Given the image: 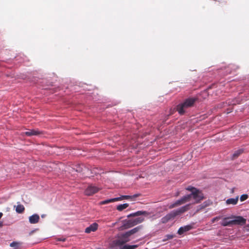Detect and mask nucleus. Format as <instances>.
I'll list each match as a JSON object with an SVG mask.
<instances>
[{
	"label": "nucleus",
	"mask_w": 249,
	"mask_h": 249,
	"mask_svg": "<svg viewBox=\"0 0 249 249\" xmlns=\"http://www.w3.org/2000/svg\"><path fill=\"white\" fill-rule=\"evenodd\" d=\"M247 220L241 216L231 215L222 219L220 224L224 227L233 225L243 226L246 224Z\"/></svg>",
	"instance_id": "f257e3e1"
},
{
	"label": "nucleus",
	"mask_w": 249,
	"mask_h": 249,
	"mask_svg": "<svg viewBox=\"0 0 249 249\" xmlns=\"http://www.w3.org/2000/svg\"><path fill=\"white\" fill-rule=\"evenodd\" d=\"M190 204L186 205L179 209L173 211L167 214L165 216L163 217L161 221L162 223H166L168 222L169 220L174 219L176 216L179 215L187 211L190 209Z\"/></svg>",
	"instance_id": "f03ea898"
},
{
	"label": "nucleus",
	"mask_w": 249,
	"mask_h": 249,
	"mask_svg": "<svg viewBox=\"0 0 249 249\" xmlns=\"http://www.w3.org/2000/svg\"><path fill=\"white\" fill-rule=\"evenodd\" d=\"M196 101V98H187L183 103L178 104L177 106V110L180 115H182L185 113L186 109L194 105Z\"/></svg>",
	"instance_id": "7ed1b4c3"
},
{
	"label": "nucleus",
	"mask_w": 249,
	"mask_h": 249,
	"mask_svg": "<svg viewBox=\"0 0 249 249\" xmlns=\"http://www.w3.org/2000/svg\"><path fill=\"white\" fill-rule=\"evenodd\" d=\"M130 240V237L126 232L122 233L118 235L117 238L112 241V246L114 247H118L121 249L123 246L125 245V243Z\"/></svg>",
	"instance_id": "20e7f679"
},
{
	"label": "nucleus",
	"mask_w": 249,
	"mask_h": 249,
	"mask_svg": "<svg viewBox=\"0 0 249 249\" xmlns=\"http://www.w3.org/2000/svg\"><path fill=\"white\" fill-rule=\"evenodd\" d=\"M191 196H190V194L185 196H183L180 199L177 200L175 202L171 204L169 206V208L172 209L177 206L181 205L183 204H184L187 202L190 201L191 200Z\"/></svg>",
	"instance_id": "39448f33"
},
{
	"label": "nucleus",
	"mask_w": 249,
	"mask_h": 249,
	"mask_svg": "<svg viewBox=\"0 0 249 249\" xmlns=\"http://www.w3.org/2000/svg\"><path fill=\"white\" fill-rule=\"evenodd\" d=\"M190 196H191V198L192 197L194 198L196 203H199L204 198L203 194L198 189L190 194Z\"/></svg>",
	"instance_id": "423d86ee"
},
{
	"label": "nucleus",
	"mask_w": 249,
	"mask_h": 249,
	"mask_svg": "<svg viewBox=\"0 0 249 249\" xmlns=\"http://www.w3.org/2000/svg\"><path fill=\"white\" fill-rule=\"evenodd\" d=\"M101 189L93 185H89L85 191V194L87 196H92L97 193Z\"/></svg>",
	"instance_id": "0eeeda50"
},
{
	"label": "nucleus",
	"mask_w": 249,
	"mask_h": 249,
	"mask_svg": "<svg viewBox=\"0 0 249 249\" xmlns=\"http://www.w3.org/2000/svg\"><path fill=\"white\" fill-rule=\"evenodd\" d=\"M24 134L27 136H40L43 134V132L38 129H30L24 132Z\"/></svg>",
	"instance_id": "6e6552de"
},
{
	"label": "nucleus",
	"mask_w": 249,
	"mask_h": 249,
	"mask_svg": "<svg viewBox=\"0 0 249 249\" xmlns=\"http://www.w3.org/2000/svg\"><path fill=\"white\" fill-rule=\"evenodd\" d=\"M98 228V224L96 223H93L91 224L89 227H87L85 229V232L87 233H89L91 232L95 231Z\"/></svg>",
	"instance_id": "1a4fd4ad"
},
{
	"label": "nucleus",
	"mask_w": 249,
	"mask_h": 249,
	"mask_svg": "<svg viewBox=\"0 0 249 249\" xmlns=\"http://www.w3.org/2000/svg\"><path fill=\"white\" fill-rule=\"evenodd\" d=\"M192 228V226L191 225H186L184 227H180L178 231V233L179 235H181L183 234L185 232L191 230Z\"/></svg>",
	"instance_id": "9d476101"
},
{
	"label": "nucleus",
	"mask_w": 249,
	"mask_h": 249,
	"mask_svg": "<svg viewBox=\"0 0 249 249\" xmlns=\"http://www.w3.org/2000/svg\"><path fill=\"white\" fill-rule=\"evenodd\" d=\"M39 216L37 214H34L29 218V222L31 224H36L38 222Z\"/></svg>",
	"instance_id": "9b49d317"
},
{
	"label": "nucleus",
	"mask_w": 249,
	"mask_h": 249,
	"mask_svg": "<svg viewBox=\"0 0 249 249\" xmlns=\"http://www.w3.org/2000/svg\"><path fill=\"white\" fill-rule=\"evenodd\" d=\"M141 195L140 194H135L133 196H122L120 197H116L119 199L118 201L122 200L124 199H133L136 197L140 196Z\"/></svg>",
	"instance_id": "f8f14e48"
},
{
	"label": "nucleus",
	"mask_w": 249,
	"mask_h": 249,
	"mask_svg": "<svg viewBox=\"0 0 249 249\" xmlns=\"http://www.w3.org/2000/svg\"><path fill=\"white\" fill-rule=\"evenodd\" d=\"M149 213L146 211H139L136 213L130 214L129 215H128L127 216V217H130L131 216H139V215H141L148 216L149 215Z\"/></svg>",
	"instance_id": "ddd939ff"
},
{
	"label": "nucleus",
	"mask_w": 249,
	"mask_h": 249,
	"mask_svg": "<svg viewBox=\"0 0 249 249\" xmlns=\"http://www.w3.org/2000/svg\"><path fill=\"white\" fill-rule=\"evenodd\" d=\"M144 221V218L142 217H138L134 220L133 221H129L128 222L130 224V227H132L139 223H141Z\"/></svg>",
	"instance_id": "4468645a"
},
{
	"label": "nucleus",
	"mask_w": 249,
	"mask_h": 249,
	"mask_svg": "<svg viewBox=\"0 0 249 249\" xmlns=\"http://www.w3.org/2000/svg\"><path fill=\"white\" fill-rule=\"evenodd\" d=\"M238 198H239V197H238V196H237L235 198H231L228 199L226 200V203L227 205L231 204L233 205H235L237 203L238 201Z\"/></svg>",
	"instance_id": "2eb2a0df"
},
{
	"label": "nucleus",
	"mask_w": 249,
	"mask_h": 249,
	"mask_svg": "<svg viewBox=\"0 0 249 249\" xmlns=\"http://www.w3.org/2000/svg\"><path fill=\"white\" fill-rule=\"evenodd\" d=\"M140 229H141V226H138V227L134 228V229L126 232V233L130 237L131 235H132V234L138 232L140 230Z\"/></svg>",
	"instance_id": "dca6fc26"
},
{
	"label": "nucleus",
	"mask_w": 249,
	"mask_h": 249,
	"mask_svg": "<svg viewBox=\"0 0 249 249\" xmlns=\"http://www.w3.org/2000/svg\"><path fill=\"white\" fill-rule=\"evenodd\" d=\"M25 211V208L23 205L18 204L16 208V211L18 213H22Z\"/></svg>",
	"instance_id": "f3484780"
},
{
	"label": "nucleus",
	"mask_w": 249,
	"mask_h": 249,
	"mask_svg": "<svg viewBox=\"0 0 249 249\" xmlns=\"http://www.w3.org/2000/svg\"><path fill=\"white\" fill-rule=\"evenodd\" d=\"M118 199H119L117 198L116 197L114 198L107 199V200H105L100 202V204L105 205V204H108L109 203L114 202L118 201Z\"/></svg>",
	"instance_id": "a211bd4d"
},
{
	"label": "nucleus",
	"mask_w": 249,
	"mask_h": 249,
	"mask_svg": "<svg viewBox=\"0 0 249 249\" xmlns=\"http://www.w3.org/2000/svg\"><path fill=\"white\" fill-rule=\"evenodd\" d=\"M243 152V150L242 149H239L236 151H235L232 155V159H235L238 157Z\"/></svg>",
	"instance_id": "6ab92c4d"
},
{
	"label": "nucleus",
	"mask_w": 249,
	"mask_h": 249,
	"mask_svg": "<svg viewBox=\"0 0 249 249\" xmlns=\"http://www.w3.org/2000/svg\"><path fill=\"white\" fill-rule=\"evenodd\" d=\"M129 206L128 203H124L123 204H120L117 206V210L119 211H122L123 210L127 208Z\"/></svg>",
	"instance_id": "aec40b11"
},
{
	"label": "nucleus",
	"mask_w": 249,
	"mask_h": 249,
	"mask_svg": "<svg viewBox=\"0 0 249 249\" xmlns=\"http://www.w3.org/2000/svg\"><path fill=\"white\" fill-rule=\"evenodd\" d=\"M138 247V246L136 245H125L124 246H123L121 249H135Z\"/></svg>",
	"instance_id": "412c9836"
},
{
	"label": "nucleus",
	"mask_w": 249,
	"mask_h": 249,
	"mask_svg": "<svg viewBox=\"0 0 249 249\" xmlns=\"http://www.w3.org/2000/svg\"><path fill=\"white\" fill-rule=\"evenodd\" d=\"M11 247L14 248L16 249H18L19 248L20 244L19 243L16 242H13L10 245Z\"/></svg>",
	"instance_id": "4be33fe9"
},
{
	"label": "nucleus",
	"mask_w": 249,
	"mask_h": 249,
	"mask_svg": "<svg viewBox=\"0 0 249 249\" xmlns=\"http://www.w3.org/2000/svg\"><path fill=\"white\" fill-rule=\"evenodd\" d=\"M248 198V195L246 194H244L241 196L240 197V199L241 201H243L247 199Z\"/></svg>",
	"instance_id": "5701e85b"
},
{
	"label": "nucleus",
	"mask_w": 249,
	"mask_h": 249,
	"mask_svg": "<svg viewBox=\"0 0 249 249\" xmlns=\"http://www.w3.org/2000/svg\"><path fill=\"white\" fill-rule=\"evenodd\" d=\"M186 190L191 192V193H193V192H195L196 190H197V189L192 186H188L187 188H186Z\"/></svg>",
	"instance_id": "b1692460"
},
{
	"label": "nucleus",
	"mask_w": 249,
	"mask_h": 249,
	"mask_svg": "<svg viewBox=\"0 0 249 249\" xmlns=\"http://www.w3.org/2000/svg\"><path fill=\"white\" fill-rule=\"evenodd\" d=\"M166 238L165 239H163V241H166L169 239H171L172 238H173L174 237V235H171V234H167L166 235Z\"/></svg>",
	"instance_id": "393cba45"
},
{
	"label": "nucleus",
	"mask_w": 249,
	"mask_h": 249,
	"mask_svg": "<svg viewBox=\"0 0 249 249\" xmlns=\"http://www.w3.org/2000/svg\"><path fill=\"white\" fill-rule=\"evenodd\" d=\"M221 217H222V216H216V217H214L213 218L212 221L213 223H214L215 221H218V220L221 219Z\"/></svg>",
	"instance_id": "a878e982"
},
{
	"label": "nucleus",
	"mask_w": 249,
	"mask_h": 249,
	"mask_svg": "<svg viewBox=\"0 0 249 249\" xmlns=\"http://www.w3.org/2000/svg\"><path fill=\"white\" fill-rule=\"evenodd\" d=\"M245 229H246V231H249V224H248L245 226Z\"/></svg>",
	"instance_id": "bb28decb"
},
{
	"label": "nucleus",
	"mask_w": 249,
	"mask_h": 249,
	"mask_svg": "<svg viewBox=\"0 0 249 249\" xmlns=\"http://www.w3.org/2000/svg\"><path fill=\"white\" fill-rule=\"evenodd\" d=\"M3 226V223L2 222H0V228Z\"/></svg>",
	"instance_id": "cd10ccee"
},
{
	"label": "nucleus",
	"mask_w": 249,
	"mask_h": 249,
	"mask_svg": "<svg viewBox=\"0 0 249 249\" xmlns=\"http://www.w3.org/2000/svg\"><path fill=\"white\" fill-rule=\"evenodd\" d=\"M2 215H3V213H2L0 212V219L1 218Z\"/></svg>",
	"instance_id": "c85d7f7f"
},
{
	"label": "nucleus",
	"mask_w": 249,
	"mask_h": 249,
	"mask_svg": "<svg viewBox=\"0 0 249 249\" xmlns=\"http://www.w3.org/2000/svg\"><path fill=\"white\" fill-rule=\"evenodd\" d=\"M59 241H64L65 240V239H59Z\"/></svg>",
	"instance_id": "c756f323"
},
{
	"label": "nucleus",
	"mask_w": 249,
	"mask_h": 249,
	"mask_svg": "<svg viewBox=\"0 0 249 249\" xmlns=\"http://www.w3.org/2000/svg\"><path fill=\"white\" fill-rule=\"evenodd\" d=\"M179 192H178L176 195V196H178L179 195Z\"/></svg>",
	"instance_id": "7c9ffc66"
},
{
	"label": "nucleus",
	"mask_w": 249,
	"mask_h": 249,
	"mask_svg": "<svg viewBox=\"0 0 249 249\" xmlns=\"http://www.w3.org/2000/svg\"><path fill=\"white\" fill-rule=\"evenodd\" d=\"M206 205H204V206H203V208H204V207H206Z\"/></svg>",
	"instance_id": "2f4dec72"
}]
</instances>
